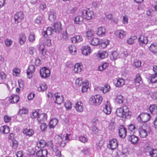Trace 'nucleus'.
I'll return each mask as SVG.
<instances>
[{
	"instance_id": "nucleus-1",
	"label": "nucleus",
	"mask_w": 157,
	"mask_h": 157,
	"mask_svg": "<svg viewBox=\"0 0 157 157\" xmlns=\"http://www.w3.org/2000/svg\"><path fill=\"white\" fill-rule=\"evenodd\" d=\"M116 114L119 117L125 118L127 116H130L132 113L127 106H123L122 107L118 108L117 109Z\"/></svg>"
},
{
	"instance_id": "nucleus-2",
	"label": "nucleus",
	"mask_w": 157,
	"mask_h": 157,
	"mask_svg": "<svg viewBox=\"0 0 157 157\" xmlns=\"http://www.w3.org/2000/svg\"><path fill=\"white\" fill-rule=\"evenodd\" d=\"M82 15L84 18L87 20H90L94 17L93 11L89 8L84 10L82 12Z\"/></svg>"
},
{
	"instance_id": "nucleus-3",
	"label": "nucleus",
	"mask_w": 157,
	"mask_h": 157,
	"mask_svg": "<svg viewBox=\"0 0 157 157\" xmlns=\"http://www.w3.org/2000/svg\"><path fill=\"white\" fill-rule=\"evenodd\" d=\"M90 100L93 105L98 106L101 104L103 98L100 95L98 94L92 96Z\"/></svg>"
},
{
	"instance_id": "nucleus-4",
	"label": "nucleus",
	"mask_w": 157,
	"mask_h": 157,
	"mask_svg": "<svg viewBox=\"0 0 157 157\" xmlns=\"http://www.w3.org/2000/svg\"><path fill=\"white\" fill-rule=\"evenodd\" d=\"M138 130L140 136L141 138H145L150 132V129L149 127L143 126L140 127Z\"/></svg>"
},
{
	"instance_id": "nucleus-5",
	"label": "nucleus",
	"mask_w": 157,
	"mask_h": 157,
	"mask_svg": "<svg viewBox=\"0 0 157 157\" xmlns=\"http://www.w3.org/2000/svg\"><path fill=\"white\" fill-rule=\"evenodd\" d=\"M118 146V141L115 138L110 140L107 145L108 147L111 150H113L115 149Z\"/></svg>"
},
{
	"instance_id": "nucleus-6",
	"label": "nucleus",
	"mask_w": 157,
	"mask_h": 157,
	"mask_svg": "<svg viewBox=\"0 0 157 157\" xmlns=\"http://www.w3.org/2000/svg\"><path fill=\"white\" fill-rule=\"evenodd\" d=\"M151 118V115L149 113H142L140 114L138 116L137 119L139 121L143 122H147Z\"/></svg>"
},
{
	"instance_id": "nucleus-7",
	"label": "nucleus",
	"mask_w": 157,
	"mask_h": 157,
	"mask_svg": "<svg viewBox=\"0 0 157 157\" xmlns=\"http://www.w3.org/2000/svg\"><path fill=\"white\" fill-rule=\"evenodd\" d=\"M50 73V70L46 67H42L40 70V75L43 78H46L49 77Z\"/></svg>"
},
{
	"instance_id": "nucleus-8",
	"label": "nucleus",
	"mask_w": 157,
	"mask_h": 157,
	"mask_svg": "<svg viewBox=\"0 0 157 157\" xmlns=\"http://www.w3.org/2000/svg\"><path fill=\"white\" fill-rule=\"evenodd\" d=\"M24 18V14L23 11H20L16 13L14 16L15 22L17 24L21 22Z\"/></svg>"
},
{
	"instance_id": "nucleus-9",
	"label": "nucleus",
	"mask_w": 157,
	"mask_h": 157,
	"mask_svg": "<svg viewBox=\"0 0 157 157\" xmlns=\"http://www.w3.org/2000/svg\"><path fill=\"white\" fill-rule=\"evenodd\" d=\"M111 110L110 104L107 101L104 105L103 111L106 115H109L110 114Z\"/></svg>"
},
{
	"instance_id": "nucleus-10",
	"label": "nucleus",
	"mask_w": 157,
	"mask_h": 157,
	"mask_svg": "<svg viewBox=\"0 0 157 157\" xmlns=\"http://www.w3.org/2000/svg\"><path fill=\"white\" fill-rule=\"evenodd\" d=\"M35 71V66L31 65L29 66L27 71V76L29 78H31L33 77Z\"/></svg>"
},
{
	"instance_id": "nucleus-11",
	"label": "nucleus",
	"mask_w": 157,
	"mask_h": 157,
	"mask_svg": "<svg viewBox=\"0 0 157 157\" xmlns=\"http://www.w3.org/2000/svg\"><path fill=\"white\" fill-rule=\"evenodd\" d=\"M53 32L56 33H59L62 30L61 24L59 22H55L53 25Z\"/></svg>"
},
{
	"instance_id": "nucleus-12",
	"label": "nucleus",
	"mask_w": 157,
	"mask_h": 157,
	"mask_svg": "<svg viewBox=\"0 0 157 157\" xmlns=\"http://www.w3.org/2000/svg\"><path fill=\"white\" fill-rule=\"evenodd\" d=\"M74 107L77 112H81L84 109L83 104L81 101H78L75 103Z\"/></svg>"
},
{
	"instance_id": "nucleus-13",
	"label": "nucleus",
	"mask_w": 157,
	"mask_h": 157,
	"mask_svg": "<svg viewBox=\"0 0 157 157\" xmlns=\"http://www.w3.org/2000/svg\"><path fill=\"white\" fill-rule=\"evenodd\" d=\"M114 34L117 37L122 39L125 37L126 32L122 29H118L115 31Z\"/></svg>"
},
{
	"instance_id": "nucleus-14",
	"label": "nucleus",
	"mask_w": 157,
	"mask_h": 157,
	"mask_svg": "<svg viewBox=\"0 0 157 157\" xmlns=\"http://www.w3.org/2000/svg\"><path fill=\"white\" fill-rule=\"evenodd\" d=\"M48 155V151L46 149L41 148L36 153V155L37 157H47Z\"/></svg>"
},
{
	"instance_id": "nucleus-15",
	"label": "nucleus",
	"mask_w": 157,
	"mask_h": 157,
	"mask_svg": "<svg viewBox=\"0 0 157 157\" xmlns=\"http://www.w3.org/2000/svg\"><path fill=\"white\" fill-rule=\"evenodd\" d=\"M145 149L149 153L151 157H157V149H154L150 147H147Z\"/></svg>"
},
{
	"instance_id": "nucleus-16",
	"label": "nucleus",
	"mask_w": 157,
	"mask_h": 157,
	"mask_svg": "<svg viewBox=\"0 0 157 157\" xmlns=\"http://www.w3.org/2000/svg\"><path fill=\"white\" fill-rule=\"evenodd\" d=\"M23 132L26 137H29L32 136L34 133V131L32 129L27 128H24Z\"/></svg>"
},
{
	"instance_id": "nucleus-17",
	"label": "nucleus",
	"mask_w": 157,
	"mask_h": 157,
	"mask_svg": "<svg viewBox=\"0 0 157 157\" xmlns=\"http://www.w3.org/2000/svg\"><path fill=\"white\" fill-rule=\"evenodd\" d=\"M55 97L56 99L55 103L60 105L63 102L64 98L63 96L60 95V94H59L58 93H56L55 94Z\"/></svg>"
},
{
	"instance_id": "nucleus-18",
	"label": "nucleus",
	"mask_w": 157,
	"mask_h": 157,
	"mask_svg": "<svg viewBox=\"0 0 157 157\" xmlns=\"http://www.w3.org/2000/svg\"><path fill=\"white\" fill-rule=\"evenodd\" d=\"M118 131L119 136L122 138H124L125 137L127 133V130L126 128L122 126L119 128Z\"/></svg>"
},
{
	"instance_id": "nucleus-19",
	"label": "nucleus",
	"mask_w": 157,
	"mask_h": 157,
	"mask_svg": "<svg viewBox=\"0 0 157 157\" xmlns=\"http://www.w3.org/2000/svg\"><path fill=\"white\" fill-rule=\"evenodd\" d=\"M115 85L116 87H119L122 86L125 84V80L122 78H117L116 81L114 82Z\"/></svg>"
},
{
	"instance_id": "nucleus-20",
	"label": "nucleus",
	"mask_w": 157,
	"mask_h": 157,
	"mask_svg": "<svg viewBox=\"0 0 157 157\" xmlns=\"http://www.w3.org/2000/svg\"><path fill=\"white\" fill-rule=\"evenodd\" d=\"M106 32L105 28L103 27H99L97 31L96 34L97 35L100 37L104 36Z\"/></svg>"
},
{
	"instance_id": "nucleus-21",
	"label": "nucleus",
	"mask_w": 157,
	"mask_h": 157,
	"mask_svg": "<svg viewBox=\"0 0 157 157\" xmlns=\"http://www.w3.org/2000/svg\"><path fill=\"white\" fill-rule=\"evenodd\" d=\"M26 40V36L25 33H21L19 35L18 41L19 43L21 45L23 44Z\"/></svg>"
},
{
	"instance_id": "nucleus-22",
	"label": "nucleus",
	"mask_w": 157,
	"mask_h": 157,
	"mask_svg": "<svg viewBox=\"0 0 157 157\" xmlns=\"http://www.w3.org/2000/svg\"><path fill=\"white\" fill-rule=\"evenodd\" d=\"M47 116L45 113H42L39 114L37 117V121L39 123H42L44 122L47 119Z\"/></svg>"
},
{
	"instance_id": "nucleus-23",
	"label": "nucleus",
	"mask_w": 157,
	"mask_h": 157,
	"mask_svg": "<svg viewBox=\"0 0 157 157\" xmlns=\"http://www.w3.org/2000/svg\"><path fill=\"white\" fill-rule=\"evenodd\" d=\"M48 19L51 21H54L56 19V14L54 10H51L48 12Z\"/></svg>"
},
{
	"instance_id": "nucleus-24",
	"label": "nucleus",
	"mask_w": 157,
	"mask_h": 157,
	"mask_svg": "<svg viewBox=\"0 0 157 157\" xmlns=\"http://www.w3.org/2000/svg\"><path fill=\"white\" fill-rule=\"evenodd\" d=\"M82 66L79 63H76L75 65L72 70L73 73H80L82 70Z\"/></svg>"
},
{
	"instance_id": "nucleus-25",
	"label": "nucleus",
	"mask_w": 157,
	"mask_h": 157,
	"mask_svg": "<svg viewBox=\"0 0 157 157\" xmlns=\"http://www.w3.org/2000/svg\"><path fill=\"white\" fill-rule=\"evenodd\" d=\"M138 42L140 45H143L146 44L148 42L147 38L143 35L140 36L138 38Z\"/></svg>"
},
{
	"instance_id": "nucleus-26",
	"label": "nucleus",
	"mask_w": 157,
	"mask_h": 157,
	"mask_svg": "<svg viewBox=\"0 0 157 157\" xmlns=\"http://www.w3.org/2000/svg\"><path fill=\"white\" fill-rule=\"evenodd\" d=\"M53 31V30L52 27H48L46 31H44L42 32V34L44 37H47L51 34Z\"/></svg>"
},
{
	"instance_id": "nucleus-27",
	"label": "nucleus",
	"mask_w": 157,
	"mask_h": 157,
	"mask_svg": "<svg viewBox=\"0 0 157 157\" xmlns=\"http://www.w3.org/2000/svg\"><path fill=\"white\" fill-rule=\"evenodd\" d=\"M125 99L121 95H118L116 98V101L117 104L120 105H122L124 104Z\"/></svg>"
},
{
	"instance_id": "nucleus-28",
	"label": "nucleus",
	"mask_w": 157,
	"mask_h": 157,
	"mask_svg": "<svg viewBox=\"0 0 157 157\" xmlns=\"http://www.w3.org/2000/svg\"><path fill=\"white\" fill-rule=\"evenodd\" d=\"M19 97L17 95L12 94L10 97V102L12 103L17 102L19 100Z\"/></svg>"
},
{
	"instance_id": "nucleus-29",
	"label": "nucleus",
	"mask_w": 157,
	"mask_h": 157,
	"mask_svg": "<svg viewBox=\"0 0 157 157\" xmlns=\"http://www.w3.org/2000/svg\"><path fill=\"white\" fill-rule=\"evenodd\" d=\"M71 41L73 43L80 42L83 40L82 36L81 35H77L71 38Z\"/></svg>"
},
{
	"instance_id": "nucleus-30",
	"label": "nucleus",
	"mask_w": 157,
	"mask_h": 157,
	"mask_svg": "<svg viewBox=\"0 0 157 157\" xmlns=\"http://www.w3.org/2000/svg\"><path fill=\"white\" fill-rule=\"evenodd\" d=\"M128 140L132 144H135L137 143L138 138L137 136L132 134L128 136Z\"/></svg>"
},
{
	"instance_id": "nucleus-31",
	"label": "nucleus",
	"mask_w": 157,
	"mask_h": 157,
	"mask_svg": "<svg viewBox=\"0 0 157 157\" xmlns=\"http://www.w3.org/2000/svg\"><path fill=\"white\" fill-rule=\"evenodd\" d=\"M108 56V54L105 51H99L97 54L96 56L100 59H103L107 57Z\"/></svg>"
},
{
	"instance_id": "nucleus-32",
	"label": "nucleus",
	"mask_w": 157,
	"mask_h": 157,
	"mask_svg": "<svg viewBox=\"0 0 157 157\" xmlns=\"http://www.w3.org/2000/svg\"><path fill=\"white\" fill-rule=\"evenodd\" d=\"M91 52L90 47L88 45L85 46L82 50V54L85 56H87Z\"/></svg>"
},
{
	"instance_id": "nucleus-33",
	"label": "nucleus",
	"mask_w": 157,
	"mask_h": 157,
	"mask_svg": "<svg viewBox=\"0 0 157 157\" xmlns=\"http://www.w3.org/2000/svg\"><path fill=\"white\" fill-rule=\"evenodd\" d=\"M148 79L151 83H155L157 82V75L154 74L149 75Z\"/></svg>"
},
{
	"instance_id": "nucleus-34",
	"label": "nucleus",
	"mask_w": 157,
	"mask_h": 157,
	"mask_svg": "<svg viewBox=\"0 0 157 157\" xmlns=\"http://www.w3.org/2000/svg\"><path fill=\"white\" fill-rule=\"evenodd\" d=\"M76 139L83 143H86L88 140V139L86 136L82 135L77 136L76 137Z\"/></svg>"
},
{
	"instance_id": "nucleus-35",
	"label": "nucleus",
	"mask_w": 157,
	"mask_h": 157,
	"mask_svg": "<svg viewBox=\"0 0 157 157\" xmlns=\"http://www.w3.org/2000/svg\"><path fill=\"white\" fill-rule=\"evenodd\" d=\"M58 122V120L56 118L51 119L49 123V126L50 128H53L57 124Z\"/></svg>"
},
{
	"instance_id": "nucleus-36",
	"label": "nucleus",
	"mask_w": 157,
	"mask_h": 157,
	"mask_svg": "<svg viewBox=\"0 0 157 157\" xmlns=\"http://www.w3.org/2000/svg\"><path fill=\"white\" fill-rule=\"evenodd\" d=\"M0 132L1 133L3 134H8L10 132L9 127L7 125H4L0 127Z\"/></svg>"
},
{
	"instance_id": "nucleus-37",
	"label": "nucleus",
	"mask_w": 157,
	"mask_h": 157,
	"mask_svg": "<svg viewBox=\"0 0 157 157\" xmlns=\"http://www.w3.org/2000/svg\"><path fill=\"white\" fill-rule=\"evenodd\" d=\"M34 22L35 23L39 25L43 24L44 20L43 16L40 15L37 16Z\"/></svg>"
},
{
	"instance_id": "nucleus-38",
	"label": "nucleus",
	"mask_w": 157,
	"mask_h": 157,
	"mask_svg": "<svg viewBox=\"0 0 157 157\" xmlns=\"http://www.w3.org/2000/svg\"><path fill=\"white\" fill-rule=\"evenodd\" d=\"M47 88V86L45 83H43L40 84L39 86L37 87V90L38 91L42 92L46 90Z\"/></svg>"
},
{
	"instance_id": "nucleus-39",
	"label": "nucleus",
	"mask_w": 157,
	"mask_h": 157,
	"mask_svg": "<svg viewBox=\"0 0 157 157\" xmlns=\"http://www.w3.org/2000/svg\"><path fill=\"white\" fill-rule=\"evenodd\" d=\"M83 17L81 16H77L74 19V23L76 24H81L82 23L83 20Z\"/></svg>"
},
{
	"instance_id": "nucleus-40",
	"label": "nucleus",
	"mask_w": 157,
	"mask_h": 157,
	"mask_svg": "<svg viewBox=\"0 0 157 157\" xmlns=\"http://www.w3.org/2000/svg\"><path fill=\"white\" fill-rule=\"evenodd\" d=\"M149 49L151 52L154 53H157V44H151L149 47Z\"/></svg>"
},
{
	"instance_id": "nucleus-41",
	"label": "nucleus",
	"mask_w": 157,
	"mask_h": 157,
	"mask_svg": "<svg viewBox=\"0 0 157 157\" xmlns=\"http://www.w3.org/2000/svg\"><path fill=\"white\" fill-rule=\"evenodd\" d=\"M68 48L69 49L70 53L72 55H75L77 51L75 46L73 45H70L68 46Z\"/></svg>"
},
{
	"instance_id": "nucleus-42",
	"label": "nucleus",
	"mask_w": 157,
	"mask_h": 157,
	"mask_svg": "<svg viewBox=\"0 0 157 157\" xmlns=\"http://www.w3.org/2000/svg\"><path fill=\"white\" fill-rule=\"evenodd\" d=\"M149 110L151 114H155L157 113V106L154 104L151 105L149 107Z\"/></svg>"
},
{
	"instance_id": "nucleus-43",
	"label": "nucleus",
	"mask_w": 157,
	"mask_h": 157,
	"mask_svg": "<svg viewBox=\"0 0 157 157\" xmlns=\"http://www.w3.org/2000/svg\"><path fill=\"white\" fill-rule=\"evenodd\" d=\"M142 83L141 77L139 74H137L136 75L135 80V84L136 86H138Z\"/></svg>"
},
{
	"instance_id": "nucleus-44",
	"label": "nucleus",
	"mask_w": 157,
	"mask_h": 157,
	"mask_svg": "<svg viewBox=\"0 0 157 157\" xmlns=\"http://www.w3.org/2000/svg\"><path fill=\"white\" fill-rule=\"evenodd\" d=\"M101 42V40L98 38H94L91 40L90 44L93 45L97 46L99 45Z\"/></svg>"
},
{
	"instance_id": "nucleus-45",
	"label": "nucleus",
	"mask_w": 157,
	"mask_h": 157,
	"mask_svg": "<svg viewBox=\"0 0 157 157\" xmlns=\"http://www.w3.org/2000/svg\"><path fill=\"white\" fill-rule=\"evenodd\" d=\"M88 88V82L87 80H85L83 83L82 88V92H86Z\"/></svg>"
},
{
	"instance_id": "nucleus-46",
	"label": "nucleus",
	"mask_w": 157,
	"mask_h": 157,
	"mask_svg": "<svg viewBox=\"0 0 157 157\" xmlns=\"http://www.w3.org/2000/svg\"><path fill=\"white\" fill-rule=\"evenodd\" d=\"M36 145L38 148H43L46 146V142L44 140H40L37 143Z\"/></svg>"
},
{
	"instance_id": "nucleus-47",
	"label": "nucleus",
	"mask_w": 157,
	"mask_h": 157,
	"mask_svg": "<svg viewBox=\"0 0 157 157\" xmlns=\"http://www.w3.org/2000/svg\"><path fill=\"white\" fill-rule=\"evenodd\" d=\"M110 89V86L108 84H106L103 87L101 88L100 90L103 93H106L109 91Z\"/></svg>"
},
{
	"instance_id": "nucleus-48",
	"label": "nucleus",
	"mask_w": 157,
	"mask_h": 157,
	"mask_svg": "<svg viewBox=\"0 0 157 157\" xmlns=\"http://www.w3.org/2000/svg\"><path fill=\"white\" fill-rule=\"evenodd\" d=\"M77 10V8L76 7L71 6L68 8L67 10V12L68 13L71 14H75Z\"/></svg>"
},
{
	"instance_id": "nucleus-49",
	"label": "nucleus",
	"mask_w": 157,
	"mask_h": 157,
	"mask_svg": "<svg viewBox=\"0 0 157 157\" xmlns=\"http://www.w3.org/2000/svg\"><path fill=\"white\" fill-rule=\"evenodd\" d=\"M110 58L111 60H115L119 58V55L117 52L114 51L111 53Z\"/></svg>"
},
{
	"instance_id": "nucleus-50",
	"label": "nucleus",
	"mask_w": 157,
	"mask_h": 157,
	"mask_svg": "<svg viewBox=\"0 0 157 157\" xmlns=\"http://www.w3.org/2000/svg\"><path fill=\"white\" fill-rule=\"evenodd\" d=\"M121 52L119 54V58H126L128 55V53L125 49H122L121 50Z\"/></svg>"
},
{
	"instance_id": "nucleus-51",
	"label": "nucleus",
	"mask_w": 157,
	"mask_h": 157,
	"mask_svg": "<svg viewBox=\"0 0 157 157\" xmlns=\"http://www.w3.org/2000/svg\"><path fill=\"white\" fill-rule=\"evenodd\" d=\"M94 33V32L93 31L90 30L86 32V36L88 39L90 40L91 39Z\"/></svg>"
},
{
	"instance_id": "nucleus-52",
	"label": "nucleus",
	"mask_w": 157,
	"mask_h": 157,
	"mask_svg": "<svg viewBox=\"0 0 157 157\" xmlns=\"http://www.w3.org/2000/svg\"><path fill=\"white\" fill-rule=\"evenodd\" d=\"M101 42L99 44L101 45L102 48H105L107 45L109 44V41L107 40H101Z\"/></svg>"
},
{
	"instance_id": "nucleus-53",
	"label": "nucleus",
	"mask_w": 157,
	"mask_h": 157,
	"mask_svg": "<svg viewBox=\"0 0 157 157\" xmlns=\"http://www.w3.org/2000/svg\"><path fill=\"white\" fill-rule=\"evenodd\" d=\"M137 37L136 36H132L128 38L127 40V43L129 44H132L134 43V40L136 39Z\"/></svg>"
},
{
	"instance_id": "nucleus-54",
	"label": "nucleus",
	"mask_w": 157,
	"mask_h": 157,
	"mask_svg": "<svg viewBox=\"0 0 157 157\" xmlns=\"http://www.w3.org/2000/svg\"><path fill=\"white\" fill-rule=\"evenodd\" d=\"M109 63H104L101 66H100L98 67V70L100 71H102L104 70L105 69L109 66Z\"/></svg>"
},
{
	"instance_id": "nucleus-55",
	"label": "nucleus",
	"mask_w": 157,
	"mask_h": 157,
	"mask_svg": "<svg viewBox=\"0 0 157 157\" xmlns=\"http://www.w3.org/2000/svg\"><path fill=\"white\" fill-rule=\"evenodd\" d=\"M68 38V36L67 31H63L61 39L63 41H66Z\"/></svg>"
},
{
	"instance_id": "nucleus-56",
	"label": "nucleus",
	"mask_w": 157,
	"mask_h": 157,
	"mask_svg": "<svg viewBox=\"0 0 157 157\" xmlns=\"http://www.w3.org/2000/svg\"><path fill=\"white\" fill-rule=\"evenodd\" d=\"M28 39L30 42H33L35 40V35L33 33H31L29 34Z\"/></svg>"
},
{
	"instance_id": "nucleus-57",
	"label": "nucleus",
	"mask_w": 157,
	"mask_h": 157,
	"mask_svg": "<svg viewBox=\"0 0 157 157\" xmlns=\"http://www.w3.org/2000/svg\"><path fill=\"white\" fill-rule=\"evenodd\" d=\"M67 110H70L72 107V104L71 102L69 101H66L64 104Z\"/></svg>"
},
{
	"instance_id": "nucleus-58",
	"label": "nucleus",
	"mask_w": 157,
	"mask_h": 157,
	"mask_svg": "<svg viewBox=\"0 0 157 157\" xmlns=\"http://www.w3.org/2000/svg\"><path fill=\"white\" fill-rule=\"evenodd\" d=\"M141 63V61L138 59H135L134 61L133 66L138 68L140 67Z\"/></svg>"
},
{
	"instance_id": "nucleus-59",
	"label": "nucleus",
	"mask_w": 157,
	"mask_h": 157,
	"mask_svg": "<svg viewBox=\"0 0 157 157\" xmlns=\"http://www.w3.org/2000/svg\"><path fill=\"white\" fill-rule=\"evenodd\" d=\"M128 129L132 132H134L136 129L135 125L133 124H130L128 126Z\"/></svg>"
},
{
	"instance_id": "nucleus-60",
	"label": "nucleus",
	"mask_w": 157,
	"mask_h": 157,
	"mask_svg": "<svg viewBox=\"0 0 157 157\" xmlns=\"http://www.w3.org/2000/svg\"><path fill=\"white\" fill-rule=\"evenodd\" d=\"M83 82H84L82 81V78H79L75 80V84L78 86H80L81 84L82 85Z\"/></svg>"
},
{
	"instance_id": "nucleus-61",
	"label": "nucleus",
	"mask_w": 157,
	"mask_h": 157,
	"mask_svg": "<svg viewBox=\"0 0 157 157\" xmlns=\"http://www.w3.org/2000/svg\"><path fill=\"white\" fill-rule=\"evenodd\" d=\"M128 18L127 16L124 15L122 17V23L124 24H127L128 23Z\"/></svg>"
},
{
	"instance_id": "nucleus-62",
	"label": "nucleus",
	"mask_w": 157,
	"mask_h": 157,
	"mask_svg": "<svg viewBox=\"0 0 157 157\" xmlns=\"http://www.w3.org/2000/svg\"><path fill=\"white\" fill-rule=\"evenodd\" d=\"M20 69L16 68L13 70V74L15 76H17L20 74Z\"/></svg>"
},
{
	"instance_id": "nucleus-63",
	"label": "nucleus",
	"mask_w": 157,
	"mask_h": 157,
	"mask_svg": "<svg viewBox=\"0 0 157 157\" xmlns=\"http://www.w3.org/2000/svg\"><path fill=\"white\" fill-rule=\"evenodd\" d=\"M5 43L7 47H9L12 44L13 41L11 40L7 39L5 40Z\"/></svg>"
},
{
	"instance_id": "nucleus-64",
	"label": "nucleus",
	"mask_w": 157,
	"mask_h": 157,
	"mask_svg": "<svg viewBox=\"0 0 157 157\" xmlns=\"http://www.w3.org/2000/svg\"><path fill=\"white\" fill-rule=\"evenodd\" d=\"M53 151L56 152V156L58 157H64L63 156L61 155V152L60 151H59L57 148L53 149Z\"/></svg>"
}]
</instances>
